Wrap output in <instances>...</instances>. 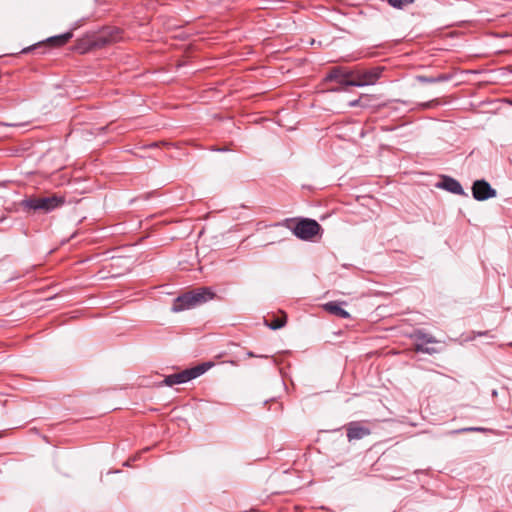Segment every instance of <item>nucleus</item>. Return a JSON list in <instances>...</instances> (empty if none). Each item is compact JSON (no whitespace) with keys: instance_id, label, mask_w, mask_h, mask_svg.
<instances>
[{"instance_id":"f257e3e1","label":"nucleus","mask_w":512,"mask_h":512,"mask_svg":"<svg viewBox=\"0 0 512 512\" xmlns=\"http://www.w3.org/2000/svg\"><path fill=\"white\" fill-rule=\"evenodd\" d=\"M66 203V198L63 195L52 194L47 197L30 196L20 201L19 205L26 213L31 211H41L43 213H50Z\"/></svg>"},{"instance_id":"f03ea898","label":"nucleus","mask_w":512,"mask_h":512,"mask_svg":"<svg viewBox=\"0 0 512 512\" xmlns=\"http://www.w3.org/2000/svg\"><path fill=\"white\" fill-rule=\"evenodd\" d=\"M212 366H213V363H211V362H205V363L199 364L190 369H186L181 372L166 376L163 380V383L167 386H173L176 384L186 383L192 379L199 377L200 375L205 373Z\"/></svg>"},{"instance_id":"7ed1b4c3","label":"nucleus","mask_w":512,"mask_h":512,"mask_svg":"<svg viewBox=\"0 0 512 512\" xmlns=\"http://www.w3.org/2000/svg\"><path fill=\"white\" fill-rule=\"evenodd\" d=\"M385 70L383 66H376L367 70H358L357 78L355 81L350 82L349 85L353 87H364L374 85L382 77Z\"/></svg>"},{"instance_id":"20e7f679","label":"nucleus","mask_w":512,"mask_h":512,"mask_svg":"<svg viewBox=\"0 0 512 512\" xmlns=\"http://www.w3.org/2000/svg\"><path fill=\"white\" fill-rule=\"evenodd\" d=\"M320 230L321 226L316 220L305 218L296 223L293 233L299 239L307 241L318 235Z\"/></svg>"},{"instance_id":"39448f33","label":"nucleus","mask_w":512,"mask_h":512,"mask_svg":"<svg viewBox=\"0 0 512 512\" xmlns=\"http://www.w3.org/2000/svg\"><path fill=\"white\" fill-rule=\"evenodd\" d=\"M411 338L415 340L414 349L416 352H422L426 354H435L437 353V349L433 347H427V344H435L438 340L432 336L431 334H427L422 330H416Z\"/></svg>"},{"instance_id":"423d86ee","label":"nucleus","mask_w":512,"mask_h":512,"mask_svg":"<svg viewBox=\"0 0 512 512\" xmlns=\"http://www.w3.org/2000/svg\"><path fill=\"white\" fill-rule=\"evenodd\" d=\"M496 194V190L485 180H476L472 185V195L477 201H485Z\"/></svg>"},{"instance_id":"0eeeda50","label":"nucleus","mask_w":512,"mask_h":512,"mask_svg":"<svg viewBox=\"0 0 512 512\" xmlns=\"http://www.w3.org/2000/svg\"><path fill=\"white\" fill-rule=\"evenodd\" d=\"M345 428L349 441L360 440L371 434L370 428L360 421H352L348 423Z\"/></svg>"},{"instance_id":"6e6552de","label":"nucleus","mask_w":512,"mask_h":512,"mask_svg":"<svg viewBox=\"0 0 512 512\" xmlns=\"http://www.w3.org/2000/svg\"><path fill=\"white\" fill-rule=\"evenodd\" d=\"M196 303H194V298L191 292L184 293L178 296L173 304L172 311L179 312L187 309H191L196 307Z\"/></svg>"},{"instance_id":"1a4fd4ad","label":"nucleus","mask_w":512,"mask_h":512,"mask_svg":"<svg viewBox=\"0 0 512 512\" xmlns=\"http://www.w3.org/2000/svg\"><path fill=\"white\" fill-rule=\"evenodd\" d=\"M190 292L194 298V303H196L197 306L212 300L215 297L214 291L209 287H200Z\"/></svg>"},{"instance_id":"9d476101","label":"nucleus","mask_w":512,"mask_h":512,"mask_svg":"<svg viewBox=\"0 0 512 512\" xmlns=\"http://www.w3.org/2000/svg\"><path fill=\"white\" fill-rule=\"evenodd\" d=\"M439 187H442L443 189L457 195L465 194L460 182L448 176H445L443 178L442 183L439 185Z\"/></svg>"},{"instance_id":"9b49d317","label":"nucleus","mask_w":512,"mask_h":512,"mask_svg":"<svg viewBox=\"0 0 512 512\" xmlns=\"http://www.w3.org/2000/svg\"><path fill=\"white\" fill-rule=\"evenodd\" d=\"M323 308L332 315H335L339 318L347 319L350 317V314L341 307V304L335 301L328 302L323 305Z\"/></svg>"},{"instance_id":"f8f14e48","label":"nucleus","mask_w":512,"mask_h":512,"mask_svg":"<svg viewBox=\"0 0 512 512\" xmlns=\"http://www.w3.org/2000/svg\"><path fill=\"white\" fill-rule=\"evenodd\" d=\"M325 80L326 81H336L343 87L350 86L349 83L351 82V81L346 82L344 74L342 72V67L332 68L329 71V73L326 75Z\"/></svg>"},{"instance_id":"ddd939ff","label":"nucleus","mask_w":512,"mask_h":512,"mask_svg":"<svg viewBox=\"0 0 512 512\" xmlns=\"http://www.w3.org/2000/svg\"><path fill=\"white\" fill-rule=\"evenodd\" d=\"M73 34L72 32H66L61 35L52 36L47 39V42L54 46V47H61L69 42V40L72 38Z\"/></svg>"},{"instance_id":"4468645a","label":"nucleus","mask_w":512,"mask_h":512,"mask_svg":"<svg viewBox=\"0 0 512 512\" xmlns=\"http://www.w3.org/2000/svg\"><path fill=\"white\" fill-rule=\"evenodd\" d=\"M287 322V316L283 313L281 317H273L272 320H265L266 326L272 330H277L285 326Z\"/></svg>"},{"instance_id":"2eb2a0df","label":"nucleus","mask_w":512,"mask_h":512,"mask_svg":"<svg viewBox=\"0 0 512 512\" xmlns=\"http://www.w3.org/2000/svg\"><path fill=\"white\" fill-rule=\"evenodd\" d=\"M388 3L398 9H402L414 2V0H387Z\"/></svg>"},{"instance_id":"dca6fc26","label":"nucleus","mask_w":512,"mask_h":512,"mask_svg":"<svg viewBox=\"0 0 512 512\" xmlns=\"http://www.w3.org/2000/svg\"><path fill=\"white\" fill-rule=\"evenodd\" d=\"M359 69L353 70V69H346L342 67V72L344 74L346 82L349 81H355V78H357V73Z\"/></svg>"},{"instance_id":"f3484780","label":"nucleus","mask_w":512,"mask_h":512,"mask_svg":"<svg viewBox=\"0 0 512 512\" xmlns=\"http://www.w3.org/2000/svg\"><path fill=\"white\" fill-rule=\"evenodd\" d=\"M109 41L110 40H108L106 37L99 36L98 39H97L96 45L102 46V45H105L106 43H108Z\"/></svg>"},{"instance_id":"a211bd4d","label":"nucleus","mask_w":512,"mask_h":512,"mask_svg":"<svg viewBox=\"0 0 512 512\" xmlns=\"http://www.w3.org/2000/svg\"><path fill=\"white\" fill-rule=\"evenodd\" d=\"M420 80H421L422 82H428V83H431V82H436V81H438L439 79L421 77V78H420Z\"/></svg>"},{"instance_id":"6ab92c4d","label":"nucleus","mask_w":512,"mask_h":512,"mask_svg":"<svg viewBox=\"0 0 512 512\" xmlns=\"http://www.w3.org/2000/svg\"><path fill=\"white\" fill-rule=\"evenodd\" d=\"M462 431H485V429L479 428V427H471V428H465Z\"/></svg>"},{"instance_id":"aec40b11","label":"nucleus","mask_w":512,"mask_h":512,"mask_svg":"<svg viewBox=\"0 0 512 512\" xmlns=\"http://www.w3.org/2000/svg\"><path fill=\"white\" fill-rule=\"evenodd\" d=\"M360 104V99L353 100L349 103L350 107H356Z\"/></svg>"},{"instance_id":"412c9836","label":"nucleus","mask_w":512,"mask_h":512,"mask_svg":"<svg viewBox=\"0 0 512 512\" xmlns=\"http://www.w3.org/2000/svg\"><path fill=\"white\" fill-rule=\"evenodd\" d=\"M33 48H34V46L24 48V49L21 51V53H28V52H29V51H31Z\"/></svg>"},{"instance_id":"4be33fe9","label":"nucleus","mask_w":512,"mask_h":512,"mask_svg":"<svg viewBox=\"0 0 512 512\" xmlns=\"http://www.w3.org/2000/svg\"><path fill=\"white\" fill-rule=\"evenodd\" d=\"M247 355H248L249 357H254V356H255L252 352H248V353H247Z\"/></svg>"},{"instance_id":"5701e85b","label":"nucleus","mask_w":512,"mask_h":512,"mask_svg":"<svg viewBox=\"0 0 512 512\" xmlns=\"http://www.w3.org/2000/svg\"><path fill=\"white\" fill-rule=\"evenodd\" d=\"M331 90H332V91H334V92H338V91H340L341 89H339V88H334V89H331Z\"/></svg>"}]
</instances>
